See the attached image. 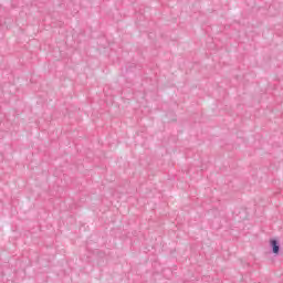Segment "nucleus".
Masks as SVG:
<instances>
[{
  "instance_id": "obj_1",
  "label": "nucleus",
  "mask_w": 283,
  "mask_h": 283,
  "mask_svg": "<svg viewBox=\"0 0 283 283\" xmlns=\"http://www.w3.org/2000/svg\"><path fill=\"white\" fill-rule=\"evenodd\" d=\"M270 249L273 255H280V241L277 239H271L270 240Z\"/></svg>"
}]
</instances>
